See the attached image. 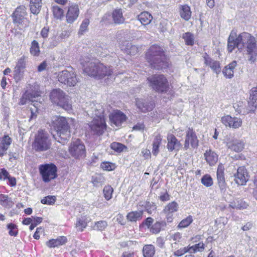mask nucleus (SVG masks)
<instances>
[{"label":"nucleus","mask_w":257,"mask_h":257,"mask_svg":"<svg viewBox=\"0 0 257 257\" xmlns=\"http://www.w3.org/2000/svg\"><path fill=\"white\" fill-rule=\"evenodd\" d=\"M236 34L231 31L227 41V50L231 53L235 47L239 50L245 49L248 61L250 63L257 60V45L255 38L250 34L243 32L236 37Z\"/></svg>","instance_id":"obj_1"},{"label":"nucleus","mask_w":257,"mask_h":257,"mask_svg":"<svg viewBox=\"0 0 257 257\" xmlns=\"http://www.w3.org/2000/svg\"><path fill=\"white\" fill-rule=\"evenodd\" d=\"M74 120L71 118H66L60 116H54L52 118L51 126L54 129L52 135L59 143L64 145L70 138L71 125Z\"/></svg>","instance_id":"obj_2"},{"label":"nucleus","mask_w":257,"mask_h":257,"mask_svg":"<svg viewBox=\"0 0 257 257\" xmlns=\"http://www.w3.org/2000/svg\"><path fill=\"white\" fill-rule=\"evenodd\" d=\"M86 109L87 114L93 118L89 124L92 133L94 135H101L106 127L104 108L99 103L91 102L87 106Z\"/></svg>","instance_id":"obj_3"},{"label":"nucleus","mask_w":257,"mask_h":257,"mask_svg":"<svg viewBox=\"0 0 257 257\" xmlns=\"http://www.w3.org/2000/svg\"><path fill=\"white\" fill-rule=\"evenodd\" d=\"M81 64L84 72L91 77L100 79L106 76H110L112 72V69L107 68L96 59L87 58L86 60H81Z\"/></svg>","instance_id":"obj_4"},{"label":"nucleus","mask_w":257,"mask_h":257,"mask_svg":"<svg viewBox=\"0 0 257 257\" xmlns=\"http://www.w3.org/2000/svg\"><path fill=\"white\" fill-rule=\"evenodd\" d=\"M146 56L148 62L154 69H165L169 66L164 52L159 46H152L146 53Z\"/></svg>","instance_id":"obj_5"},{"label":"nucleus","mask_w":257,"mask_h":257,"mask_svg":"<svg viewBox=\"0 0 257 257\" xmlns=\"http://www.w3.org/2000/svg\"><path fill=\"white\" fill-rule=\"evenodd\" d=\"M51 101L67 111L72 109L71 100L69 97L60 89H53L50 93Z\"/></svg>","instance_id":"obj_6"},{"label":"nucleus","mask_w":257,"mask_h":257,"mask_svg":"<svg viewBox=\"0 0 257 257\" xmlns=\"http://www.w3.org/2000/svg\"><path fill=\"white\" fill-rule=\"evenodd\" d=\"M149 86L155 91L166 92L169 89L167 79L162 74H155L147 78Z\"/></svg>","instance_id":"obj_7"},{"label":"nucleus","mask_w":257,"mask_h":257,"mask_svg":"<svg viewBox=\"0 0 257 257\" xmlns=\"http://www.w3.org/2000/svg\"><path fill=\"white\" fill-rule=\"evenodd\" d=\"M39 169L42 179L45 182H49L58 176L57 168L53 163L42 164L39 166Z\"/></svg>","instance_id":"obj_8"},{"label":"nucleus","mask_w":257,"mask_h":257,"mask_svg":"<svg viewBox=\"0 0 257 257\" xmlns=\"http://www.w3.org/2000/svg\"><path fill=\"white\" fill-rule=\"evenodd\" d=\"M51 143L48 138V134L43 130L39 131L35 136L34 148L36 151L42 152L48 150Z\"/></svg>","instance_id":"obj_9"},{"label":"nucleus","mask_w":257,"mask_h":257,"mask_svg":"<svg viewBox=\"0 0 257 257\" xmlns=\"http://www.w3.org/2000/svg\"><path fill=\"white\" fill-rule=\"evenodd\" d=\"M70 154L75 159L85 156L86 150L84 144L79 139L72 141L69 147Z\"/></svg>","instance_id":"obj_10"},{"label":"nucleus","mask_w":257,"mask_h":257,"mask_svg":"<svg viewBox=\"0 0 257 257\" xmlns=\"http://www.w3.org/2000/svg\"><path fill=\"white\" fill-rule=\"evenodd\" d=\"M57 78L60 83L67 84L69 86H73L78 82L76 74L73 71H69L67 70L62 71L58 73Z\"/></svg>","instance_id":"obj_11"},{"label":"nucleus","mask_w":257,"mask_h":257,"mask_svg":"<svg viewBox=\"0 0 257 257\" xmlns=\"http://www.w3.org/2000/svg\"><path fill=\"white\" fill-rule=\"evenodd\" d=\"M226 143L228 149L237 153L241 152L244 148L243 141L237 139L231 135L227 136Z\"/></svg>","instance_id":"obj_12"},{"label":"nucleus","mask_w":257,"mask_h":257,"mask_svg":"<svg viewBox=\"0 0 257 257\" xmlns=\"http://www.w3.org/2000/svg\"><path fill=\"white\" fill-rule=\"evenodd\" d=\"M26 8L24 6L18 7L13 14V22L18 26L20 25L26 26L28 23L26 18Z\"/></svg>","instance_id":"obj_13"},{"label":"nucleus","mask_w":257,"mask_h":257,"mask_svg":"<svg viewBox=\"0 0 257 257\" xmlns=\"http://www.w3.org/2000/svg\"><path fill=\"white\" fill-rule=\"evenodd\" d=\"M199 141L192 128H188L186 131L184 149L187 150L191 147L195 149L198 146Z\"/></svg>","instance_id":"obj_14"},{"label":"nucleus","mask_w":257,"mask_h":257,"mask_svg":"<svg viewBox=\"0 0 257 257\" xmlns=\"http://www.w3.org/2000/svg\"><path fill=\"white\" fill-rule=\"evenodd\" d=\"M79 13V6L77 4L75 3L69 4L66 15V22L69 24L73 23L78 18Z\"/></svg>","instance_id":"obj_15"},{"label":"nucleus","mask_w":257,"mask_h":257,"mask_svg":"<svg viewBox=\"0 0 257 257\" xmlns=\"http://www.w3.org/2000/svg\"><path fill=\"white\" fill-rule=\"evenodd\" d=\"M136 105L142 112L146 113L153 110L155 107L154 102L149 98H136Z\"/></svg>","instance_id":"obj_16"},{"label":"nucleus","mask_w":257,"mask_h":257,"mask_svg":"<svg viewBox=\"0 0 257 257\" xmlns=\"http://www.w3.org/2000/svg\"><path fill=\"white\" fill-rule=\"evenodd\" d=\"M179 204L175 201L169 203L165 206L163 212L165 214L168 222H172L173 221L174 214L179 210Z\"/></svg>","instance_id":"obj_17"},{"label":"nucleus","mask_w":257,"mask_h":257,"mask_svg":"<svg viewBox=\"0 0 257 257\" xmlns=\"http://www.w3.org/2000/svg\"><path fill=\"white\" fill-rule=\"evenodd\" d=\"M217 183L220 189V192L224 193L227 188V184L224 177V167L223 164H220L218 166L217 172Z\"/></svg>","instance_id":"obj_18"},{"label":"nucleus","mask_w":257,"mask_h":257,"mask_svg":"<svg viewBox=\"0 0 257 257\" xmlns=\"http://www.w3.org/2000/svg\"><path fill=\"white\" fill-rule=\"evenodd\" d=\"M234 181L239 185H244L248 180V176L244 167H240L234 174Z\"/></svg>","instance_id":"obj_19"},{"label":"nucleus","mask_w":257,"mask_h":257,"mask_svg":"<svg viewBox=\"0 0 257 257\" xmlns=\"http://www.w3.org/2000/svg\"><path fill=\"white\" fill-rule=\"evenodd\" d=\"M221 121L225 126L234 128H238L242 124V120L240 118L231 117L229 115L222 117Z\"/></svg>","instance_id":"obj_20"},{"label":"nucleus","mask_w":257,"mask_h":257,"mask_svg":"<svg viewBox=\"0 0 257 257\" xmlns=\"http://www.w3.org/2000/svg\"><path fill=\"white\" fill-rule=\"evenodd\" d=\"M127 117L120 110L114 111L109 115L111 122L116 126H119L126 120Z\"/></svg>","instance_id":"obj_21"},{"label":"nucleus","mask_w":257,"mask_h":257,"mask_svg":"<svg viewBox=\"0 0 257 257\" xmlns=\"http://www.w3.org/2000/svg\"><path fill=\"white\" fill-rule=\"evenodd\" d=\"M167 148L169 151L172 152L174 150L178 152L181 146L180 142L176 139L175 136L171 134H169L167 137Z\"/></svg>","instance_id":"obj_22"},{"label":"nucleus","mask_w":257,"mask_h":257,"mask_svg":"<svg viewBox=\"0 0 257 257\" xmlns=\"http://www.w3.org/2000/svg\"><path fill=\"white\" fill-rule=\"evenodd\" d=\"M257 107V87L252 88L250 91V96L248 101L247 112L253 111Z\"/></svg>","instance_id":"obj_23"},{"label":"nucleus","mask_w":257,"mask_h":257,"mask_svg":"<svg viewBox=\"0 0 257 257\" xmlns=\"http://www.w3.org/2000/svg\"><path fill=\"white\" fill-rule=\"evenodd\" d=\"M205 64L209 66L211 69L217 74L221 72L220 63L218 61L212 60L207 53L203 56Z\"/></svg>","instance_id":"obj_24"},{"label":"nucleus","mask_w":257,"mask_h":257,"mask_svg":"<svg viewBox=\"0 0 257 257\" xmlns=\"http://www.w3.org/2000/svg\"><path fill=\"white\" fill-rule=\"evenodd\" d=\"M207 163L210 166H214L218 160V155L211 149L207 150L204 154Z\"/></svg>","instance_id":"obj_25"},{"label":"nucleus","mask_w":257,"mask_h":257,"mask_svg":"<svg viewBox=\"0 0 257 257\" xmlns=\"http://www.w3.org/2000/svg\"><path fill=\"white\" fill-rule=\"evenodd\" d=\"M11 143L12 140L8 135H5L0 138V156H3L7 154Z\"/></svg>","instance_id":"obj_26"},{"label":"nucleus","mask_w":257,"mask_h":257,"mask_svg":"<svg viewBox=\"0 0 257 257\" xmlns=\"http://www.w3.org/2000/svg\"><path fill=\"white\" fill-rule=\"evenodd\" d=\"M120 48L125 53L131 55H135L139 52V47L128 41H125L120 45Z\"/></svg>","instance_id":"obj_27"},{"label":"nucleus","mask_w":257,"mask_h":257,"mask_svg":"<svg viewBox=\"0 0 257 257\" xmlns=\"http://www.w3.org/2000/svg\"><path fill=\"white\" fill-rule=\"evenodd\" d=\"M26 58L23 56L19 59L16 67L14 68V75L17 77H20L24 71L26 67Z\"/></svg>","instance_id":"obj_28"},{"label":"nucleus","mask_w":257,"mask_h":257,"mask_svg":"<svg viewBox=\"0 0 257 257\" xmlns=\"http://www.w3.org/2000/svg\"><path fill=\"white\" fill-rule=\"evenodd\" d=\"M43 100L40 94H37L36 97L33 94V106L36 108L35 112L33 109V118L37 116V113H40L42 110V101Z\"/></svg>","instance_id":"obj_29"},{"label":"nucleus","mask_w":257,"mask_h":257,"mask_svg":"<svg viewBox=\"0 0 257 257\" xmlns=\"http://www.w3.org/2000/svg\"><path fill=\"white\" fill-rule=\"evenodd\" d=\"M67 241L66 237L59 236L56 239H52L46 242V245L49 247H55L65 244Z\"/></svg>","instance_id":"obj_30"},{"label":"nucleus","mask_w":257,"mask_h":257,"mask_svg":"<svg viewBox=\"0 0 257 257\" xmlns=\"http://www.w3.org/2000/svg\"><path fill=\"white\" fill-rule=\"evenodd\" d=\"M179 9L181 18L186 21H189L192 15L190 7L187 5H181L180 6Z\"/></svg>","instance_id":"obj_31"},{"label":"nucleus","mask_w":257,"mask_h":257,"mask_svg":"<svg viewBox=\"0 0 257 257\" xmlns=\"http://www.w3.org/2000/svg\"><path fill=\"white\" fill-rule=\"evenodd\" d=\"M139 206L144 208L145 210L149 214H151L153 212H155L157 209V206L154 202L148 201L140 202L139 203Z\"/></svg>","instance_id":"obj_32"},{"label":"nucleus","mask_w":257,"mask_h":257,"mask_svg":"<svg viewBox=\"0 0 257 257\" xmlns=\"http://www.w3.org/2000/svg\"><path fill=\"white\" fill-rule=\"evenodd\" d=\"M236 65V62L233 61L224 67L222 70V73L226 78H231L233 76L234 69Z\"/></svg>","instance_id":"obj_33"},{"label":"nucleus","mask_w":257,"mask_h":257,"mask_svg":"<svg viewBox=\"0 0 257 257\" xmlns=\"http://www.w3.org/2000/svg\"><path fill=\"white\" fill-rule=\"evenodd\" d=\"M162 137L160 135L155 136L153 142L152 154L154 156H157L159 153V148L162 143Z\"/></svg>","instance_id":"obj_34"},{"label":"nucleus","mask_w":257,"mask_h":257,"mask_svg":"<svg viewBox=\"0 0 257 257\" xmlns=\"http://www.w3.org/2000/svg\"><path fill=\"white\" fill-rule=\"evenodd\" d=\"M153 17L148 12H142L138 16V20L143 25H148L152 21Z\"/></svg>","instance_id":"obj_35"},{"label":"nucleus","mask_w":257,"mask_h":257,"mask_svg":"<svg viewBox=\"0 0 257 257\" xmlns=\"http://www.w3.org/2000/svg\"><path fill=\"white\" fill-rule=\"evenodd\" d=\"M143 214V210L132 211L127 214L126 218L130 221L136 222L142 219Z\"/></svg>","instance_id":"obj_36"},{"label":"nucleus","mask_w":257,"mask_h":257,"mask_svg":"<svg viewBox=\"0 0 257 257\" xmlns=\"http://www.w3.org/2000/svg\"><path fill=\"white\" fill-rule=\"evenodd\" d=\"M247 206V204L241 199H235L229 204L230 207L236 209H244L246 208Z\"/></svg>","instance_id":"obj_37"},{"label":"nucleus","mask_w":257,"mask_h":257,"mask_svg":"<svg viewBox=\"0 0 257 257\" xmlns=\"http://www.w3.org/2000/svg\"><path fill=\"white\" fill-rule=\"evenodd\" d=\"M112 18L116 24H121L124 21V18L122 15V10L120 9H115L112 12Z\"/></svg>","instance_id":"obj_38"},{"label":"nucleus","mask_w":257,"mask_h":257,"mask_svg":"<svg viewBox=\"0 0 257 257\" xmlns=\"http://www.w3.org/2000/svg\"><path fill=\"white\" fill-rule=\"evenodd\" d=\"M0 204L4 207L10 208L13 206L14 203L8 196L0 193Z\"/></svg>","instance_id":"obj_39"},{"label":"nucleus","mask_w":257,"mask_h":257,"mask_svg":"<svg viewBox=\"0 0 257 257\" xmlns=\"http://www.w3.org/2000/svg\"><path fill=\"white\" fill-rule=\"evenodd\" d=\"M144 257H153L155 253V246L152 244L145 245L143 249Z\"/></svg>","instance_id":"obj_40"},{"label":"nucleus","mask_w":257,"mask_h":257,"mask_svg":"<svg viewBox=\"0 0 257 257\" xmlns=\"http://www.w3.org/2000/svg\"><path fill=\"white\" fill-rule=\"evenodd\" d=\"M188 248L189 250H190V251H189V253H190L202 252L205 248V244L202 242H200L192 246L188 245Z\"/></svg>","instance_id":"obj_41"},{"label":"nucleus","mask_w":257,"mask_h":257,"mask_svg":"<svg viewBox=\"0 0 257 257\" xmlns=\"http://www.w3.org/2000/svg\"><path fill=\"white\" fill-rule=\"evenodd\" d=\"M181 237V234L179 232H176L170 235L169 240L172 242L171 245L173 248L176 247L177 242L180 241Z\"/></svg>","instance_id":"obj_42"},{"label":"nucleus","mask_w":257,"mask_h":257,"mask_svg":"<svg viewBox=\"0 0 257 257\" xmlns=\"http://www.w3.org/2000/svg\"><path fill=\"white\" fill-rule=\"evenodd\" d=\"M193 217L192 216L189 215L186 218L183 219L180 221L177 226V227L179 229H182L188 227L192 222Z\"/></svg>","instance_id":"obj_43"},{"label":"nucleus","mask_w":257,"mask_h":257,"mask_svg":"<svg viewBox=\"0 0 257 257\" xmlns=\"http://www.w3.org/2000/svg\"><path fill=\"white\" fill-rule=\"evenodd\" d=\"M54 17L57 19H60L63 16V10L57 5H54L52 8Z\"/></svg>","instance_id":"obj_44"},{"label":"nucleus","mask_w":257,"mask_h":257,"mask_svg":"<svg viewBox=\"0 0 257 257\" xmlns=\"http://www.w3.org/2000/svg\"><path fill=\"white\" fill-rule=\"evenodd\" d=\"M201 183L206 187L212 186L213 184V179L209 174H206L201 179Z\"/></svg>","instance_id":"obj_45"},{"label":"nucleus","mask_w":257,"mask_h":257,"mask_svg":"<svg viewBox=\"0 0 257 257\" xmlns=\"http://www.w3.org/2000/svg\"><path fill=\"white\" fill-rule=\"evenodd\" d=\"M113 192L112 187L110 186H105L103 190L104 197L106 200H109L112 198V194Z\"/></svg>","instance_id":"obj_46"},{"label":"nucleus","mask_w":257,"mask_h":257,"mask_svg":"<svg viewBox=\"0 0 257 257\" xmlns=\"http://www.w3.org/2000/svg\"><path fill=\"white\" fill-rule=\"evenodd\" d=\"M183 38L187 45H193L194 44V36L189 32L183 34Z\"/></svg>","instance_id":"obj_47"},{"label":"nucleus","mask_w":257,"mask_h":257,"mask_svg":"<svg viewBox=\"0 0 257 257\" xmlns=\"http://www.w3.org/2000/svg\"><path fill=\"white\" fill-rule=\"evenodd\" d=\"M110 148L114 151L118 153L122 152L124 149L126 148L123 144L116 142H113L111 143L110 145Z\"/></svg>","instance_id":"obj_48"},{"label":"nucleus","mask_w":257,"mask_h":257,"mask_svg":"<svg viewBox=\"0 0 257 257\" xmlns=\"http://www.w3.org/2000/svg\"><path fill=\"white\" fill-rule=\"evenodd\" d=\"M107 226V223L106 221L102 220L96 222L93 226V229L102 231Z\"/></svg>","instance_id":"obj_49"},{"label":"nucleus","mask_w":257,"mask_h":257,"mask_svg":"<svg viewBox=\"0 0 257 257\" xmlns=\"http://www.w3.org/2000/svg\"><path fill=\"white\" fill-rule=\"evenodd\" d=\"M89 24V20L88 19H84L80 26L78 34L79 35H83L87 31Z\"/></svg>","instance_id":"obj_50"},{"label":"nucleus","mask_w":257,"mask_h":257,"mask_svg":"<svg viewBox=\"0 0 257 257\" xmlns=\"http://www.w3.org/2000/svg\"><path fill=\"white\" fill-rule=\"evenodd\" d=\"M56 201V197L54 196H47L41 200L42 204L47 205H53Z\"/></svg>","instance_id":"obj_51"},{"label":"nucleus","mask_w":257,"mask_h":257,"mask_svg":"<svg viewBox=\"0 0 257 257\" xmlns=\"http://www.w3.org/2000/svg\"><path fill=\"white\" fill-rule=\"evenodd\" d=\"M75 226L77 230L82 231L83 229L86 227L87 222L83 219L79 218L77 220Z\"/></svg>","instance_id":"obj_52"},{"label":"nucleus","mask_w":257,"mask_h":257,"mask_svg":"<svg viewBox=\"0 0 257 257\" xmlns=\"http://www.w3.org/2000/svg\"><path fill=\"white\" fill-rule=\"evenodd\" d=\"M42 7V0H34L33 1V14L39 13Z\"/></svg>","instance_id":"obj_53"},{"label":"nucleus","mask_w":257,"mask_h":257,"mask_svg":"<svg viewBox=\"0 0 257 257\" xmlns=\"http://www.w3.org/2000/svg\"><path fill=\"white\" fill-rule=\"evenodd\" d=\"M189 251H190V250H189L188 246H187L186 247L180 248V249L174 251L173 254L175 256L179 257L184 255L187 252H189Z\"/></svg>","instance_id":"obj_54"},{"label":"nucleus","mask_w":257,"mask_h":257,"mask_svg":"<svg viewBox=\"0 0 257 257\" xmlns=\"http://www.w3.org/2000/svg\"><path fill=\"white\" fill-rule=\"evenodd\" d=\"M8 229L9 230V233L11 236H16L18 234V228L17 226L13 223H10L7 225Z\"/></svg>","instance_id":"obj_55"},{"label":"nucleus","mask_w":257,"mask_h":257,"mask_svg":"<svg viewBox=\"0 0 257 257\" xmlns=\"http://www.w3.org/2000/svg\"><path fill=\"white\" fill-rule=\"evenodd\" d=\"M101 168L105 171H112L115 168V165L110 162H103L101 164Z\"/></svg>","instance_id":"obj_56"},{"label":"nucleus","mask_w":257,"mask_h":257,"mask_svg":"<svg viewBox=\"0 0 257 257\" xmlns=\"http://www.w3.org/2000/svg\"><path fill=\"white\" fill-rule=\"evenodd\" d=\"M163 223V222H160L159 221L156 222L151 226L150 231L153 233H159L161 230L162 224Z\"/></svg>","instance_id":"obj_57"},{"label":"nucleus","mask_w":257,"mask_h":257,"mask_svg":"<svg viewBox=\"0 0 257 257\" xmlns=\"http://www.w3.org/2000/svg\"><path fill=\"white\" fill-rule=\"evenodd\" d=\"M29 95H31L29 93H27V92L24 94L20 99V104L24 105L27 104L29 102H31V100Z\"/></svg>","instance_id":"obj_58"},{"label":"nucleus","mask_w":257,"mask_h":257,"mask_svg":"<svg viewBox=\"0 0 257 257\" xmlns=\"http://www.w3.org/2000/svg\"><path fill=\"white\" fill-rule=\"evenodd\" d=\"M242 102H239L238 103H235L233 105L234 108L236 109L239 113H244L245 111L244 110V106L242 104Z\"/></svg>","instance_id":"obj_59"},{"label":"nucleus","mask_w":257,"mask_h":257,"mask_svg":"<svg viewBox=\"0 0 257 257\" xmlns=\"http://www.w3.org/2000/svg\"><path fill=\"white\" fill-rule=\"evenodd\" d=\"M156 244L160 248H163L165 247V240L162 237H159L156 239Z\"/></svg>","instance_id":"obj_60"},{"label":"nucleus","mask_w":257,"mask_h":257,"mask_svg":"<svg viewBox=\"0 0 257 257\" xmlns=\"http://www.w3.org/2000/svg\"><path fill=\"white\" fill-rule=\"evenodd\" d=\"M39 52L40 50L38 43L36 41L33 40V55H38Z\"/></svg>","instance_id":"obj_61"},{"label":"nucleus","mask_w":257,"mask_h":257,"mask_svg":"<svg viewBox=\"0 0 257 257\" xmlns=\"http://www.w3.org/2000/svg\"><path fill=\"white\" fill-rule=\"evenodd\" d=\"M22 223L26 225H30L29 229L30 230H32V219L31 218H24L22 221Z\"/></svg>","instance_id":"obj_62"},{"label":"nucleus","mask_w":257,"mask_h":257,"mask_svg":"<svg viewBox=\"0 0 257 257\" xmlns=\"http://www.w3.org/2000/svg\"><path fill=\"white\" fill-rule=\"evenodd\" d=\"M154 221V219L151 217H149L147 218L142 223V225H146L148 228L150 227V226L152 224Z\"/></svg>","instance_id":"obj_63"},{"label":"nucleus","mask_w":257,"mask_h":257,"mask_svg":"<svg viewBox=\"0 0 257 257\" xmlns=\"http://www.w3.org/2000/svg\"><path fill=\"white\" fill-rule=\"evenodd\" d=\"M141 154L145 159H149L151 157V152L147 149H142Z\"/></svg>","instance_id":"obj_64"}]
</instances>
